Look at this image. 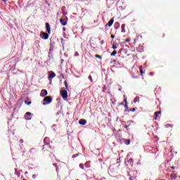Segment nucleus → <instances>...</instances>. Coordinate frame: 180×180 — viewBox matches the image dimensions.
Instances as JSON below:
<instances>
[{"label":"nucleus","instance_id":"obj_30","mask_svg":"<svg viewBox=\"0 0 180 180\" xmlns=\"http://www.w3.org/2000/svg\"><path fill=\"white\" fill-rule=\"evenodd\" d=\"M26 115H32V113L30 112H27L26 113Z\"/></svg>","mask_w":180,"mask_h":180},{"label":"nucleus","instance_id":"obj_46","mask_svg":"<svg viewBox=\"0 0 180 180\" xmlns=\"http://www.w3.org/2000/svg\"><path fill=\"white\" fill-rule=\"evenodd\" d=\"M27 173H28L27 172H25V174H27Z\"/></svg>","mask_w":180,"mask_h":180},{"label":"nucleus","instance_id":"obj_33","mask_svg":"<svg viewBox=\"0 0 180 180\" xmlns=\"http://www.w3.org/2000/svg\"><path fill=\"white\" fill-rule=\"evenodd\" d=\"M63 32H66V28L65 27H63Z\"/></svg>","mask_w":180,"mask_h":180},{"label":"nucleus","instance_id":"obj_2","mask_svg":"<svg viewBox=\"0 0 180 180\" xmlns=\"http://www.w3.org/2000/svg\"><path fill=\"white\" fill-rule=\"evenodd\" d=\"M40 37L43 39H48L49 37V33L47 34V32H41Z\"/></svg>","mask_w":180,"mask_h":180},{"label":"nucleus","instance_id":"obj_38","mask_svg":"<svg viewBox=\"0 0 180 180\" xmlns=\"http://www.w3.org/2000/svg\"><path fill=\"white\" fill-rule=\"evenodd\" d=\"M101 180H106V178H101Z\"/></svg>","mask_w":180,"mask_h":180},{"label":"nucleus","instance_id":"obj_37","mask_svg":"<svg viewBox=\"0 0 180 180\" xmlns=\"http://www.w3.org/2000/svg\"><path fill=\"white\" fill-rule=\"evenodd\" d=\"M115 24H117L118 26L120 25V22H115Z\"/></svg>","mask_w":180,"mask_h":180},{"label":"nucleus","instance_id":"obj_17","mask_svg":"<svg viewBox=\"0 0 180 180\" xmlns=\"http://www.w3.org/2000/svg\"><path fill=\"white\" fill-rule=\"evenodd\" d=\"M130 143H131V139H127V141H125V144H126L127 146L130 145Z\"/></svg>","mask_w":180,"mask_h":180},{"label":"nucleus","instance_id":"obj_40","mask_svg":"<svg viewBox=\"0 0 180 180\" xmlns=\"http://www.w3.org/2000/svg\"><path fill=\"white\" fill-rule=\"evenodd\" d=\"M172 169H175V167L172 166Z\"/></svg>","mask_w":180,"mask_h":180},{"label":"nucleus","instance_id":"obj_5","mask_svg":"<svg viewBox=\"0 0 180 180\" xmlns=\"http://www.w3.org/2000/svg\"><path fill=\"white\" fill-rule=\"evenodd\" d=\"M56 75L54 73L53 71H49L48 79H53V78L56 77Z\"/></svg>","mask_w":180,"mask_h":180},{"label":"nucleus","instance_id":"obj_32","mask_svg":"<svg viewBox=\"0 0 180 180\" xmlns=\"http://www.w3.org/2000/svg\"><path fill=\"white\" fill-rule=\"evenodd\" d=\"M20 143H24V140L23 139H20Z\"/></svg>","mask_w":180,"mask_h":180},{"label":"nucleus","instance_id":"obj_25","mask_svg":"<svg viewBox=\"0 0 180 180\" xmlns=\"http://www.w3.org/2000/svg\"><path fill=\"white\" fill-rule=\"evenodd\" d=\"M129 124H126L125 125V128L127 129V130H129Z\"/></svg>","mask_w":180,"mask_h":180},{"label":"nucleus","instance_id":"obj_26","mask_svg":"<svg viewBox=\"0 0 180 180\" xmlns=\"http://www.w3.org/2000/svg\"><path fill=\"white\" fill-rule=\"evenodd\" d=\"M104 43H105L104 40H101V41H100V44H101V45L104 44Z\"/></svg>","mask_w":180,"mask_h":180},{"label":"nucleus","instance_id":"obj_9","mask_svg":"<svg viewBox=\"0 0 180 180\" xmlns=\"http://www.w3.org/2000/svg\"><path fill=\"white\" fill-rule=\"evenodd\" d=\"M113 23H114V20L113 18H111V20L108 22L107 25H105V26H108L109 27H111Z\"/></svg>","mask_w":180,"mask_h":180},{"label":"nucleus","instance_id":"obj_1","mask_svg":"<svg viewBox=\"0 0 180 180\" xmlns=\"http://www.w3.org/2000/svg\"><path fill=\"white\" fill-rule=\"evenodd\" d=\"M43 105H50L53 101V98L51 96H47L43 99Z\"/></svg>","mask_w":180,"mask_h":180},{"label":"nucleus","instance_id":"obj_39","mask_svg":"<svg viewBox=\"0 0 180 180\" xmlns=\"http://www.w3.org/2000/svg\"><path fill=\"white\" fill-rule=\"evenodd\" d=\"M60 76L62 77V78H64V75L63 74H60Z\"/></svg>","mask_w":180,"mask_h":180},{"label":"nucleus","instance_id":"obj_41","mask_svg":"<svg viewBox=\"0 0 180 180\" xmlns=\"http://www.w3.org/2000/svg\"><path fill=\"white\" fill-rule=\"evenodd\" d=\"M53 165L56 167V166H57V164H56V163H53Z\"/></svg>","mask_w":180,"mask_h":180},{"label":"nucleus","instance_id":"obj_43","mask_svg":"<svg viewBox=\"0 0 180 180\" xmlns=\"http://www.w3.org/2000/svg\"><path fill=\"white\" fill-rule=\"evenodd\" d=\"M75 55H76V56H77V55H79L78 52H76V54H75Z\"/></svg>","mask_w":180,"mask_h":180},{"label":"nucleus","instance_id":"obj_6","mask_svg":"<svg viewBox=\"0 0 180 180\" xmlns=\"http://www.w3.org/2000/svg\"><path fill=\"white\" fill-rule=\"evenodd\" d=\"M48 95V91H47V90H46V89H42L41 90V97H45V96H46Z\"/></svg>","mask_w":180,"mask_h":180},{"label":"nucleus","instance_id":"obj_29","mask_svg":"<svg viewBox=\"0 0 180 180\" xmlns=\"http://www.w3.org/2000/svg\"><path fill=\"white\" fill-rule=\"evenodd\" d=\"M112 49H117V46H115V45H113V46H112Z\"/></svg>","mask_w":180,"mask_h":180},{"label":"nucleus","instance_id":"obj_18","mask_svg":"<svg viewBox=\"0 0 180 180\" xmlns=\"http://www.w3.org/2000/svg\"><path fill=\"white\" fill-rule=\"evenodd\" d=\"M117 54V51H113L111 53H110V56H115Z\"/></svg>","mask_w":180,"mask_h":180},{"label":"nucleus","instance_id":"obj_31","mask_svg":"<svg viewBox=\"0 0 180 180\" xmlns=\"http://www.w3.org/2000/svg\"><path fill=\"white\" fill-rule=\"evenodd\" d=\"M150 76H154V73H153V72H150Z\"/></svg>","mask_w":180,"mask_h":180},{"label":"nucleus","instance_id":"obj_23","mask_svg":"<svg viewBox=\"0 0 180 180\" xmlns=\"http://www.w3.org/2000/svg\"><path fill=\"white\" fill-rule=\"evenodd\" d=\"M27 105H31V103H32V102H27V101H25V102Z\"/></svg>","mask_w":180,"mask_h":180},{"label":"nucleus","instance_id":"obj_13","mask_svg":"<svg viewBox=\"0 0 180 180\" xmlns=\"http://www.w3.org/2000/svg\"><path fill=\"white\" fill-rule=\"evenodd\" d=\"M139 71H140V73H141L142 75L146 73V71H143V70L141 65L139 66Z\"/></svg>","mask_w":180,"mask_h":180},{"label":"nucleus","instance_id":"obj_8","mask_svg":"<svg viewBox=\"0 0 180 180\" xmlns=\"http://www.w3.org/2000/svg\"><path fill=\"white\" fill-rule=\"evenodd\" d=\"M46 29L47 30V32L49 34H51V27H50V24L49 22L46 23Z\"/></svg>","mask_w":180,"mask_h":180},{"label":"nucleus","instance_id":"obj_16","mask_svg":"<svg viewBox=\"0 0 180 180\" xmlns=\"http://www.w3.org/2000/svg\"><path fill=\"white\" fill-rule=\"evenodd\" d=\"M64 84H65V89H66L67 91H68V83H67V80H65V81H64Z\"/></svg>","mask_w":180,"mask_h":180},{"label":"nucleus","instance_id":"obj_36","mask_svg":"<svg viewBox=\"0 0 180 180\" xmlns=\"http://www.w3.org/2000/svg\"><path fill=\"white\" fill-rule=\"evenodd\" d=\"M125 41H126V42H129V39H127L125 40Z\"/></svg>","mask_w":180,"mask_h":180},{"label":"nucleus","instance_id":"obj_22","mask_svg":"<svg viewBox=\"0 0 180 180\" xmlns=\"http://www.w3.org/2000/svg\"><path fill=\"white\" fill-rule=\"evenodd\" d=\"M124 102L125 103V104L126 103H127V98H125V95H124Z\"/></svg>","mask_w":180,"mask_h":180},{"label":"nucleus","instance_id":"obj_28","mask_svg":"<svg viewBox=\"0 0 180 180\" xmlns=\"http://www.w3.org/2000/svg\"><path fill=\"white\" fill-rule=\"evenodd\" d=\"M37 175L36 174H34V175H32V179H37Z\"/></svg>","mask_w":180,"mask_h":180},{"label":"nucleus","instance_id":"obj_24","mask_svg":"<svg viewBox=\"0 0 180 180\" xmlns=\"http://www.w3.org/2000/svg\"><path fill=\"white\" fill-rule=\"evenodd\" d=\"M136 109H137L136 108H132L131 110H130V111L131 112H135L136 111Z\"/></svg>","mask_w":180,"mask_h":180},{"label":"nucleus","instance_id":"obj_45","mask_svg":"<svg viewBox=\"0 0 180 180\" xmlns=\"http://www.w3.org/2000/svg\"><path fill=\"white\" fill-rule=\"evenodd\" d=\"M22 180H27L26 179H23Z\"/></svg>","mask_w":180,"mask_h":180},{"label":"nucleus","instance_id":"obj_10","mask_svg":"<svg viewBox=\"0 0 180 180\" xmlns=\"http://www.w3.org/2000/svg\"><path fill=\"white\" fill-rule=\"evenodd\" d=\"M60 22L63 26L67 25V21H65V20H63V18H60Z\"/></svg>","mask_w":180,"mask_h":180},{"label":"nucleus","instance_id":"obj_15","mask_svg":"<svg viewBox=\"0 0 180 180\" xmlns=\"http://www.w3.org/2000/svg\"><path fill=\"white\" fill-rule=\"evenodd\" d=\"M124 27H125V25L124 24H123L122 25V33H125V30H124Z\"/></svg>","mask_w":180,"mask_h":180},{"label":"nucleus","instance_id":"obj_12","mask_svg":"<svg viewBox=\"0 0 180 180\" xmlns=\"http://www.w3.org/2000/svg\"><path fill=\"white\" fill-rule=\"evenodd\" d=\"M159 115H161V112L160 111L156 112L155 113V120H157Z\"/></svg>","mask_w":180,"mask_h":180},{"label":"nucleus","instance_id":"obj_21","mask_svg":"<svg viewBox=\"0 0 180 180\" xmlns=\"http://www.w3.org/2000/svg\"><path fill=\"white\" fill-rule=\"evenodd\" d=\"M95 58H98V59H102V56L100 55H95Z\"/></svg>","mask_w":180,"mask_h":180},{"label":"nucleus","instance_id":"obj_19","mask_svg":"<svg viewBox=\"0 0 180 180\" xmlns=\"http://www.w3.org/2000/svg\"><path fill=\"white\" fill-rule=\"evenodd\" d=\"M79 155V153L75 154L74 155L72 156V158L75 159V158H76Z\"/></svg>","mask_w":180,"mask_h":180},{"label":"nucleus","instance_id":"obj_14","mask_svg":"<svg viewBox=\"0 0 180 180\" xmlns=\"http://www.w3.org/2000/svg\"><path fill=\"white\" fill-rule=\"evenodd\" d=\"M139 101H140V98L138 97V96H136V97L134 99V102L135 103H136L137 102H139Z\"/></svg>","mask_w":180,"mask_h":180},{"label":"nucleus","instance_id":"obj_35","mask_svg":"<svg viewBox=\"0 0 180 180\" xmlns=\"http://www.w3.org/2000/svg\"><path fill=\"white\" fill-rule=\"evenodd\" d=\"M124 107L127 108H128L127 103L125 104Z\"/></svg>","mask_w":180,"mask_h":180},{"label":"nucleus","instance_id":"obj_3","mask_svg":"<svg viewBox=\"0 0 180 180\" xmlns=\"http://www.w3.org/2000/svg\"><path fill=\"white\" fill-rule=\"evenodd\" d=\"M51 149V147L50 146V144H49V143H46V144L43 145L42 150L44 152L50 151Z\"/></svg>","mask_w":180,"mask_h":180},{"label":"nucleus","instance_id":"obj_27","mask_svg":"<svg viewBox=\"0 0 180 180\" xmlns=\"http://www.w3.org/2000/svg\"><path fill=\"white\" fill-rule=\"evenodd\" d=\"M89 80H90L91 82H92V76H91V75H89Z\"/></svg>","mask_w":180,"mask_h":180},{"label":"nucleus","instance_id":"obj_34","mask_svg":"<svg viewBox=\"0 0 180 180\" xmlns=\"http://www.w3.org/2000/svg\"><path fill=\"white\" fill-rule=\"evenodd\" d=\"M110 37H111L112 39H114V38H115V35H112H112L110 36Z\"/></svg>","mask_w":180,"mask_h":180},{"label":"nucleus","instance_id":"obj_11","mask_svg":"<svg viewBox=\"0 0 180 180\" xmlns=\"http://www.w3.org/2000/svg\"><path fill=\"white\" fill-rule=\"evenodd\" d=\"M44 144H46V143H48V144H50V139L48 137L44 138Z\"/></svg>","mask_w":180,"mask_h":180},{"label":"nucleus","instance_id":"obj_20","mask_svg":"<svg viewBox=\"0 0 180 180\" xmlns=\"http://www.w3.org/2000/svg\"><path fill=\"white\" fill-rule=\"evenodd\" d=\"M79 167H80V169H84V165L83 163H80Z\"/></svg>","mask_w":180,"mask_h":180},{"label":"nucleus","instance_id":"obj_47","mask_svg":"<svg viewBox=\"0 0 180 180\" xmlns=\"http://www.w3.org/2000/svg\"><path fill=\"white\" fill-rule=\"evenodd\" d=\"M77 180H79V179H77Z\"/></svg>","mask_w":180,"mask_h":180},{"label":"nucleus","instance_id":"obj_42","mask_svg":"<svg viewBox=\"0 0 180 180\" xmlns=\"http://www.w3.org/2000/svg\"><path fill=\"white\" fill-rule=\"evenodd\" d=\"M1 1H4V3H6V0H1Z\"/></svg>","mask_w":180,"mask_h":180},{"label":"nucleus","instance_id":"obj_4","mask_svg":"<svg viewBox=\"0 0 180 180\" xmlns=\"http://www.w3.org/2000/svg\"><path fill=\"white\" fill-rule=\"evenodd\" d=\"M60 95L63 99H67L68 96V92L67 90H60Z\"/></svg>","mask_w":180,"mask_h":180},{"label":"nucleus","instance_id":"obj_44","mask_svg":"<svg viewBox=\"0 0 180 180\" xmlns=\"http://www.w3.org/2000/svg\"><path fill=\"white\" fill-rule=\"evenodd\" d=\"M121 105H124V103H121Z\"/></svg>","mask_w":180,"mask_h":180},{"label":"nucleus","instance_id":"obj_7","mask_svg":"<svg viewBox=\"0 0 180 180\" xmlns=\"http://www.w3.org/2000/svg\"><path fill=\"white\" fill-rule=\"evenodd\" d=\"M79 124L82 126H85L87 123L86 120L81 119L79 122Z\"/></svg>","mask_w":180,"mask_h":180}]
</instances>
